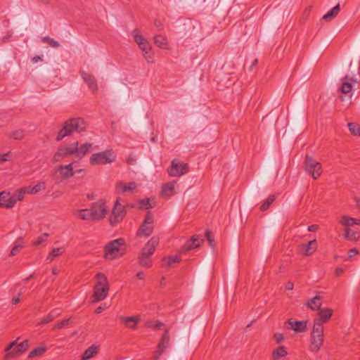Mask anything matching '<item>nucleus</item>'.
<instances>
[{
    "instance_id": "27",
    "label": "nucleus",
    "mask_w": 360,
    "mask_h": 360,
    "mask_svg": "<svg viewBox=\"0 0 360 360\" xmlns=\"http://www.w3.org/2000/svg\"><path fill=\"white\" fill-rule=\"evenodd\" d=\"M47 350V347L45 345H41L39 347L34 348L28 354L29 359L34 357H39L42 356Z\"/></svg>"
},
{
    "instance_id": "54",
    "label": "nucleus",
    "mask_w": 360,
    "mask_h": 360,
    "mask_svg": "<svg viewBox=\"0 0 360 360\" xmlns=\"http://www.w3.org/2000/svg\"><path fill=\"white\" fill-rule=\"evenodd\" d=\"M146 40V39L142 35L138 34L134 35V41L138 45H139L141 42H143Z\"/></svg>"
},
{
    "instance_id": "22",
    "label": "nucleus",
    "mask_w": 360,
    "mask_h": 360,
    "mask_svg": "<svg viewBox=\"0 0 360 360\" xmlns=\"http://www.w3.org/2000/svg\"><path fill=\"white\" fill-rule=\"evenodd\" d=\"M120 320L122 323H124L126 327L130 329H136L138 323L141 320L140 316H120Z\"/></svg>"
},
{
    "instance_id": "52",
    "label": "nucleus",
    "mask_w": 360,
    "mask_h": 360,
    "mask_svg": "<svg viewBox=\"0 0 360 360\" xmlns=\"http://www.w3.org/2000/svg\"><path fill=\"white\" fill-rule=\"evenodd\" d=\"M53 319L51 316V314L49 313L46 316L42 318L41 321L39 323V324H46L51 321H52Z\"/></svg>"
},
{
    "instance_id": "34",
    "label": "nucleus",
    "mask_w": 360,
    "mask_h": 360,
    "mask_svg": "<svg viewBox=\"0 0 360 360\" xmlns=\"http://www.w3.org/2000/svg\"><path fill=\"white\" fill-rule=\"evenodd\" d=\"M79 217L83 220L94 221L92 214V210L90 209H84L79 211Z\"/></svg>"
},
{
    "instance_id": "3",
    "label": "nucleus",
    "mask_w": 360,
    "mask_h": 360,
    "mask_svg": "<svg viewBox=\"0 0 360 360\" xmlns=\"http://www.w3.org/2000/svg\"><path fill=\"white\" fill-rule=\"evenodd\" d=\"M323 330V326H321L320 323L314 324L310 334L309 349L311 352L316 353L323 346L324 342Z\"/></svg>"
},
{
    "instance_id": "41",
    "label": "nucleus",
    "mask_w": 360,
    "mask_h": 360,
    "mask_svg": "<svg viewBox=\"0 0 360 360\" xmlns=\"http://www.w3.org/2000/svg\"><path fill=\"white\" fill-rule=\"evenodd\" d=\"M20 241L22 242V238H18V240H16V243L18 244H16L11 249V253H10L11 256H15V255H18L20 252V251L22 249L23 245L22 244H20V243H18Z\"/></svg>"
},
{
    "instance_id": "50",
    "label": "nucleus",
    "mask_w": 360,
    "mask_h": 360,
    "mask_svg": "<svg viewBox=\"0 0 360 360\" xmlns=\"http://www.w3.org/2000/svg\"><path fill=\"white\" fill-rule=\"evenodd\" d=\"M139 46L143 52L152 49L150 44L147 40L144 41L143 42H141Z\"/></svg>"
},
{
    "instance_id": "16",
    "label": "nucleus",
    "mask_w": 360,
    "mask_h": 360,
    "mask_svg": "<svg viewBox=\"0 0 360 360\" xmlns=\"http://www.w3.org/2000/svg\"><path fill=\"white\" fill-rule=\"evenodd\" d=\"M307 323L308 321H295L293 319H289L285 323V325L288 328H290L293 330L295 333H303L305 332L307 329Z\"/></svg>"
},
{
    "instance_id": "13",
    "label": "nucleus",
    "mask_w": 360,
    "mask_h": 360,
    "mask_svg": "<svg viewBox=\"0 0 360 360\" xmlns=\"http://www.w3.org/2000/svg\"><path fill=\"white\" fill-rule=\"evenodd\" d=\"M203 242L204 239L202 238L199 235L195 234L180 248L179 253L186 254L193 249L199 248Z\"/></svg>"
},
{
    "instance_id": "60",
    "label": "nucleus",
    "mask_w": 360,
    "mask_h": 360,
    "mask_svg": "<svg viewBox=\"0 0 360 360\" xmlns=\"http://www.w3.org/2000/svg\"><path fill=\"white\" fill-rule=\"evenodd\" d=\"M172 262H174V263H179L181 261V258L179 255H172Z\"/></svg>"
},
{
    "instance_id": "6",
    "label": "nucleus",
    "mask_w": 360,
    "mask_h": 360,
    "mask_svg": "<svg viewBox=\"0 0 360 360\" xmlns=\"http://www.w3.org/2000/svg\"><path fill=\"white\" fill-rule=\"evenodd\" d=\"M19 338L11 342L4 349L6 352V358H15L23 354L29 347V341L25 340L17 344Z\"/></svg>"
},
{
    "instance_id": "33",
    "label": "nucleus",
    "mask_w": 360,
    "mask_h": 360,
    "mask_svg": "<svg viewBox=\"0 0 360 360\" xmlns=\"http://www.w3.org/2000/svg\"><path fill=\"white\" fill-rule=\"evenodd\" d=\"M340 4H338L335 6H334L332 9H330L327 13H326L323 19L326 20H330L334 18L340 12Z\"/></svg>"
},
{
    "instance_id": "56",
    "label": "nucleus",
    "mask_w": 360,
    "mask_h": 360,
    "mask_svg": "<svg viewBox=\"0 0 360 360\" xmlns=\"http://www.w3.org/2000/svg\"><path fill=\"white\" fill-rule=\"evenodd\" d=\"M154 25L155 26L157 27V29L159 30V31H161L163 30L164 28V25L162 24V22H161V20H158V19H156L154 22Z\"/></svg>"
},
{
    "instance_id": "59",
    "label": "nucleus",
    "mask_w": 360,
    "mask_h": 360,
    "mask_svg": "<svg viewBox=\"0 0 360 360\" xmlns=\"http://www.w3.org/2000/svg\"><path fill=\"white\" fill-rule=\"evenodd\" d=\"M318 229H319V226L316 224H313V225L308 226V231L310 232H314V231H317Z\"/></svg>"
},
{
    "instance_id": "23",
    "label": "nucleus",
    "mask_w": 360,
    "mask_h": 360,
    "mask_svg": "<svg viewBox=\"0 0 360 360\" xmlns=\"http://www.w3.org/2000/svg\"><path fill=\"white\" fill-rule=\"evenodd\" d=\"M323 297L320 295H316L315 297L307 300L306 306L307 308L312 311H317L321 309L322 305Z\"/></svg>"
},
{
    "instance_id": "51",
    "label": "nucleus",
    "mask_w": 360,
    "mask_h": 360,
    "mask_svg": "<svg viewBox=\"0 0 360 360\" xmlns=\"http://www.w3.org/2000/svg\"><path fill=\"white\" fill-rule=\"evenodd\" d=\"M274 338L278 344L281 343L284 340L283 334L281 333H276L274 335Z\"/></svg>"
},
{
    "instance_id": "24",
    "label": "nucleus",
    "mask_w": 360,
    "mask_h": 360,
    "mask_svg": "<svg viewBox=\"0 0 360 360\" xmlns=\"http://www.w3.org/2000/svg\"><path fill=\"white\" fill-rule=\"evenodd\" d=\"M354 81L353 78H349L348 75H346L342 79V85L340 88V91L345 95H347L352 92V84L349 82Z\"/></svg>"
},
{
    "instance_id": "19",
    "label": "nucleus",
    "mask_w": 360,
    "mask_h": 360,
    "mask_svg": "<svg viewBox=\"0 0 360 360\" xmlns=\"http://www.w3.org/2000/svg\"><path fill=\"white\" fill-rule=\"evenodd\" d=\"M16 199L10 196L8 193L5 191L0 193V207L12 208L16 203Z\"/></svg>"
},
{
    "instance_id": "46",
    "label": "nucleus",
    "mask_w": 360,
    "mask_h": 360,
    "mask_svg": "<svg viewBox=\"0 0 360 360\" xmlns=\"http://www.w3.org/2000/svg\"><path fill=\"white\" fill-rule=\"evenodd\" d=\"M71 322L70 319H64L62 321L58 322L53 327V329H61L65 326L69 325Z\"/></svg>"
},
{
    "instance_id": "43",
    "label": "nucleus",
    "mask_w": 360,
    "mask_h": 360,
    "mask_svg": "<svg viewBox=\"0 0 360 360\" xmlns=\"http://www.w3.org/2000/svg\"><path fill=\"white\" fill-rule=\"evenodd\" d=\"M63 252V248H53L47 259H49L50 261H53L55 257L61 255Z\"/></svg>"
},
{
    "instance_id": "11",
    "label": "nucleus",
    "mask_w": 360,
    "mask_h": 360,
    "mask_svg": "<svg viewBox=\"0 0 360 360\" xmlns=\"http://www.w3.org/2000/svg\"><path fill=\"white\" fill-rule=\"evenodd\" d=\"M188 170L189 166L188 163H184L176 159H174L167 172L171 176H181L188 172Z\"/></svg>"
},
{
    "instance_id": "28",
    "label": "nucleus",
    "mask_w": 360,
    "mask_h": 360,
    "mask_svg": "<svg viewBox=\"0 0 360 360\" xmlns=\"http://www.w3.org/2000/svg\"><path fill=\"white\" fill-rule=\"evenodd\" d=\"M98 352V347L92 345L88 349H86L83 354L82 355V360H88L92 358Z\"/></svg>"
},
{
    "instance_id": "64",
    "label": "nucleus",
    "mask_w": 360,
    "mask_h": 360,
    "mask_svg": "<svg viewBox=\"0 0 360 360\" xmlns=\"http://www.w3.org/2000/svg\"><path fill=\"white\" fill-rule=\"evenodd\" d=\"M11 302L13 304H17L18 303H19L20 302V295L16 297H13L11 300Z\"/></svg>"
},
{
    "instance_id": "38",
    "label": "nucleus",
    "mask_w": 360,
    "mask_h": 360,
    "mask_svg": "<svg viewBox=\"0 0 360 360\" xmlns=\"http://www.w3.org/2000/svg\"><path fill=\"white\" fill-rule=\"evenodd\" d=\"M347 126L352 135L360 136V127L358 124L355 122H349Z\"/></svg>"
},
{
    "instance_id": "49",
    "label": "nucleus",
    "mask_w": 360,
    "mask_h": 360,
    "mask_svg": "<svg viewBox=\"0 0 360 360\" xmlns=\"http://www.w3.org/2000/svg\"><path fill=\"white\" fill-rule=\"evenodd\" d=\"M65 170H67L69 172H73V164L70 163L69 165H60L58 167V172H62V171H65Z\"/></svg>"
},
{
    "instance_id": "29",
    "label": "nucleus",
    "mask_w": 360,
    "mask_h": 360,
    "mask_svg": "<svg viewBox=\"0 0 360 360\" xmlns=\"http://www.w3.org/2000/svg\"><path fill=\"white\" fill-rule=\"evenodd\" d=\"M340 224L345 226H352L354 224H360V220L348 216H342L340 220Z\"/></svg>"
},
{
    "instance_id": "8",
    "label": "nucleus",
    "mask_w": 360,
    "mask_h": 360,
    "mask_svg": "<svg viewBox=\"0 0 360 360\" xmlns=\"http://www.w3.org/2000/svg\"><path fill=\"white\" fill-rule=\"evenodd\" d=\"M154 218L150 211H148L143 221L136 232L139 237H148L153 231Z\"/></svg>"
},
{
    "instance_id": "55",
    "label": "nucleus",
    "mask_w": 360,
    "mask_h": 360,
    "mask_svg": "<svg viewBox=\"0 0 360 360\" xmlns=\"http://www.w3.org/2000/svg\"><path fill=\"white\" fill-rule=\"evenodd\" d=\"M64 179H69L74 175V172H69L67 170L59 172Z\"/></svg>"
},
{
    "instance_id": "30",
    "label": "nucleus",
    "mask_w": 360,
    "mask_h": 360,
    "mask_svg": "<svg viewBox=\"0 0 360 360\" xmlns=\"http://www.w3.org/2000/svg\"><path fill=\"white\" fill-rule=\"evenodd\" d=\"M288 355V352L284 346H280L272 352V359L278 360L281 358L285 357Z\"/></svg>"
},
{
    "instance_id": "25",
    "label": "nucleus",
    "mask_w": 360,
    "mask_h": 360,
    "mask_svg": "<svg viewBox=\"0 0 360 360\" xmlns=\"http://www.w3.org/2000/svg\"><path fill=\"white\" fill-rule=\"evenodd\" d=\"M136 187L135 182L129 183L128 186L122 181H118L116 184V190L118 192L125 193L127 191H133Z\"/></svg>"
},
{
    "instance_id": "57",
    "label": "nucleus",
    "mask_w": 360,
    "mask_h": 360,
    "mask_svg": "<svg viewBox=\"0 0 360 360\" xmlns=\"http://www.w3.org/2000/svg\"><path fill=\"white\" fill-rule=\"evenodd\" d=\"M359 253L358 250L356 248H352L348 252V257H352L356 255Z\"/></svg>"
},
{
    "instance_id": "2",
    "label": "nucleus",
    "mask_w": 360,
    "mask_h": 360,
    "mask_svg": "<svg viewBox=\"0 0 360 360\" xmlns=\"http://www.w3.org/2000/svg\"><path fill=\"white\" fill-rule=\"evenodd\" d=\"M160 242L159 237H152L142 248L138 257L139 264L143 267L149 268L152 266L150 256L154 253Z\"/></svg>"
},
{
    "instance_id": "40",
    "label": "nucleus",
    "mask_w": 360,
    "mask_h": 360,
    "mask_svg": "<svg viewBox=\"0 0 360 360\" xmlns=\"http://www.w3.org/2000/svg\"><path fill=\"white\" fill-rule=\"evenodd\" d=\"M41 41L44 43H46L49 45H50L51 46L54 47V48H58V47L60 46V44H59L58 41L54 40L53 38H51V37H50L49 36L44 37L41 39Z\"/></svg>"
},
{
    "instance_id": "31",
    "label": "nucleus",
    "mask_w": 360,
    "mask_h": 360,
    "mask_svg": "<svg viewBox=\"0 0 360 360\" xmlns=\"http://www.w3.org/2000/svg\"><path fill=\"white\" fill-rule=\"evenodd\" d=\"M345 238L348 240L355 241L360 238V233L349 228H346L345 230Z\"/></svg>"
},
{
    "instance_id": "10",
    "label": "nucleus",
    "mask_w": 360,
    "mask_h": 360,
    "mask_svg": "<svg viewBox=\"0 0 360 360\" xmlns=\"http://www.w3.org/2000/svg\"><path fill=\"white\" fill-rule=\"evenodd\" d=\"M125 245L124 238H118L109 242L105 246L104 257L107 259L112 260L115 258L114 254L119 252L121 246Z\"/></svg>"
},
{
    "instance_id": "32",
    "label": "nucleus",
    "mask_w": 360,
    "mask_h": 360,
    "mask_svg": "<svg viewBox=\"0 0 360 360\" xmlns=\"http://www.w3.org/2000/svg\"><path fill=\"white\" fill-rule=\"evenodd\" d=\"M155 44L161 49H167V39L165 37L158 34L154 37Z\"/></svg>"
},
{
    "instance_id": "62",
    "label": "nucleus",
    "mask_w": 360,
    "mask_h": 360,
    "mask_svg": "<svg viewBox=\"0 0 360 360\" xmlns=\"http://www.w3.org/2000/svg\"><path fill=\"white\" fill-rule=\"evenodd\" d=\"M293 287H294V285L292 282H288L286 285H285V288L287 290H292L293 289Z\"/></svg>"
},
{
    "instance_id": "48",
    "label": "nucleus",
    "mask_w": 360,
    "mask_h": 360,
    "mask_svg": "<svg viewBox=\"0 0 360 360\" xmlns=\"http://www.w3.org/2000/svg\"><path fill=\"white\" fill-rule=\"evenodd\" d=\"M162 266L164 267H169L172 266V264H174V262H172V256H167L162 258Z\"/></svg>"
},
{
    "instance_id": "20",
    "label": "nucleus",
    "mask_w": 360,
    "mask_h": 360,
    "mask_svg": "<svg viewBox=\"0 0 360 360\" xmlns=\"http://www.w3.org/2000/svg\"><path fill=\"white\" fill-rule=\"evenodd\" d=\"M81 76L84 79V82L88 85L89 88L93 91L94 94L96 93L98 91V85L96 79L94 76L90 74L85 72L84 71H81Z\"/></svg>"
},
{
    "instance_id": "21",
    "label": "nucleus",
    "mask_w": 360,
    "mask_h": 360,
    "mask_svg": "<svg viewBox=\"0 0 360 360\" xmlns=\"http://www.w3.org/2000/svg\"><path fill=\"white\" fill-rule=\"evenodd\" d=\"M92 148V143H86L79 146V143L75 142V156L82 159Z\"/></svg>"
},
{
    "instance_id": "17",
    "label": "nucleus",
    "mask_w": 360,
    "mask_h": 360,
    "mask_svg": "<svg viewBox=\"0 0 360 360\" xmlns=\"http://www.w3.org/2000/svg\"><path fill=\"white\" fill-rule=\"evenodd\" d=\"M318 247L316 240H312L307 243H302L298 246L297 251L305 256H311L316 250Z\"/></svg>"
},
{
    "instance_id": "61",
    "label": "nucleus",
    "mask_w": 360,
    "mask_h": 360,
    "mask_svg": "<svg viewBox=\"0 0 360 360\" xmlns=\"http://www.w3.org/2000/svg\"><path fill=\"white\" fill-rule=\"evenodd\" d=\"M42 60V58L41 56H34L33 58H32V61L34 63H38L39 61H41Z\"/></svg>"
},
{
    "instance_id": "42",
    "label": "nucleus",
    "mask_w": 360,
    "mask_h": 360,
    "mask_svg": "<svg viewBox=\"0 0 360 360\" xmlns=\"http://www.w3.org/2000/svg\"><path fill=\"white\" fill-rule=\"evenodd\" d=\"M139 207L141 210H148L150 208H152L153 206L150 203V199L146 198L139 200Z\"/></svg>"
},
{
    "instance_id": "7",
    "label": "nucleus",
    "mask_w": 360,
    "mask_h": 360,
    "mask_svg": "<svg viewBox=\"0 0 360 360\" xmlns=\"http://www.w3.org/2000/svg\"><path fill=\"white\" fill-rule=\"evenodd\" d=\"M304 170L314 179H317L322 174V165L314 158L307 154L304 159Z\"/></svg>"
},
{
    "instance_id": "58",
    "label": "nucleus",
    "mask_w": 360,
    "mask_h": 360,
    "mask_svg": "<svg viewBox=\"0 0 360 360\" xmlns=\"http://www.w3.org/2000/svg\"><path fill=\"white\" fill-rule=\"evenodd\" d=\"M344 272V270L342 268L337 267L335 271V276L339 277Z\"/></svg>"
},
{
    "instance_id": "4",
    "label": "nucleus",
    "mask_w": 360,
    "mask_h": 360,
    "mask_svg": "<svg viewBox=\"0 0 360 360\" xmlns=\"http://www.w3.org/2000/svg\"><path fill=\"white\" fill-rule=\"evenodd\" d=\"M117 160V155L112 149H108L94 153L89 158L91 165H103L111 164Z\"/></svg>"
},
{
    "instance_id": "18",
    "label": "nucleus",
    "mask_w": 360,
    "mask_h": 360,
    "mask_svg": "<svg viewBox=\"0 0 360 360\" xmlns=\"http://www.w3.org/2000/svg\"><path fill=\"white\" fill-rule=\"evenodd\" d=\"M316 317L314 319V324L320 323L323 326V323H327L333 315V311L330 308H323L319 310Z\"/></svg>"
},
{
    "instance_id": "26",
    "label": "nucleus",
    "mask_w": 360,
    "mask_h": 360,
    "mask_svg": "<svg viewBox=\"0 0 360 360\" xmlns=\"http://www.w3.org/2000/svg\"><path fill=\"white\" fill-rule=\"evenodd\" d=\"M175 181H172L165 184L161 190V196H171L174 194Z\"/></svg>"
},
{
    "instance_id": "63",
    "label": "nucleus",
    "mask_w": 360,
    "mask_h": 360,
    "mask_svg": "<svg viewBox=\"0 0 360 360\" xmlns=\"http://www.w3.org/2000/svg\"><path fill=\"white\" fill-rule=\"evenodd\" d=\"M163 326V323L160 321H157L154 325V328L156 329H160V328Z\"/></svg>"
},
{
    "instance_id": "39",
    "label": "nucleus",
    "mask_w": 360,
    "mask_h": 360,
    "mask_svg": "<svg viewBox=\"0 0 360 360\" xmlns=\"http://www.w3.org/2000/svg\"><path fill=\"white\" fill-rule=\"evenodd\" d=\"M205 237L206 238L207 240L208 241L209 245L212 248H214L216 246V243H215L214 233L212 231H210V230H206Z\"/></svg>"
},
{
    "instance_id": "1",
    "label": "nucleus",
    "mask_w": 360,
    "mask_h": 360,
    "mask_svg": "<svg viewBox=\"0 0 360 360\" xmlns=\"http://www.w3.org/2000/svg\"><path fill=\"white\" fill-rule=\"evenodd\" d=\"M86 129V123L82 117L70 118L65 121L62 124L61 129L58 131L56 138L60 141L65 137L70 136L74 131L82 132Z\"/></svg>"
},
{
    "instance_id": "35",
    "label": "nucleus",
    "mask_w": 360,
    "mask_h": 360,
    "mask_svg": "<svg viewBox=\"0 0 360 360\" xmlns=\"http://www.w3.org/2000/svg\"><path fill=\"white\" fill-rule=\"evenodd\" d=\"M25 136V131L22 129H18L15 131H13L8 135L10 139H13L15 140L20 141Z\"/></svg>"
},
{
    "instance_id": "45",
    "label": "nucleus",
    "mask_w": 360,
    "mask_h": 360,
    "mask_svg": "<svg viewBox=\"0 0 360 360\" xmlns=\"http://www.w3.org/2000/svg\"><path fill=\"white\" fill-rule=\"evenodd\" d=\"M143 57L148 63L154 62V53L152 52L151 49L143 51Z\"/></svg>"
},
{
    "instance_id": "12",
    "label": "nucleus",
    "mask_w": 360,
    "mask_h": 360,
    "mask_svg": "<svg viewBox=\"0 0 360 360\" xmlns=\"http://www.w3.org/2000/svg\"><path fill=\"white\" fill-rule=\"evenodd\" d=\"M169 340H170V338H169V329L167 328L165 330V332L160 339V341L157 346L156 350L153 352V355L151 358L152 360H158L160 356L165 352V349L168 347Z\"/></svg>"
},
{
    "instance_id": "14",
    "label": "nucleus",
    "mask_w": 360,
    "mask_h": 360,
    "mask_svg": "<svg viewBox=\"0 0 360 360\" xmlns=\"http://www.w3.org/2000/svg\"><path fill=\"white\" fill-rule=\"evenodd\" d=\"M75 142L71 144L60 146L58 148L57 152L54 154L53 161L60 162L65 157H68L72 155H75Z\"/></svg>"
},
{
    "instance_id": "44",
    "label": "nucleus",
    "mask_w": 360,
    "mask_h": 360,
    "mask_svg": "<svg viewBox=\"0 0 360 360\" xmlns=\"http://www.w3.org/2000/svg\"><path fill=\"white\" fill-rule=\"evenodd\" d=\"M48 236L49 234L46 233L41 234L35 240L32 242V245L34 246L41 245L47 240Z\"/></svg>"
},
{
    "instance_id": "37",
    "label": "nucleus",
    "mask_w": 360,
    "mask_h": 360,
    "mask_svg": "<svg viewBox=\"0 0 360 360\" xmlns=\"http://www.w3.org/2000/svg\"><path fill=\"white\" fill-rule=\"evenodd\" d=\"M46 188V184L44 181L39 182L32 188H30L29 191L31 194H37Z\"/></svg>"
},
{
    "instance_id": "15",
    "label": "nucleus",
    "mask_w": 360,
    "mask_h": 360,
    "mask_svg": "<svg viewBox=\"0 0 360 360\" xmlns=\"http://www.w3.org/2000/svg\"><path fill=\"white\" fill-rule=\"evenodd\" d=\"M94 220L98 221L103 219L107 213V206L103 200L94 202L91 207Z\"/></svg>"
},
{
    "instance_id": "47",
    "label": "nucleus",
    "mask_w": 360,
    "mask_h": 360,
    "mask_svg": "<svg viewBox=\"0 0 360 360\" xmlns=\"http://www.w3.org/2000/svg\"><path fill=\"white\" fill-rule=\"evenodd\" d=\"M29 189L30 187L21 188L18 192L17 200H22L25 193H30Z\"/></svg>"
},
{
    "instance_id": "36",
    "label": "nucleus",
    "mask_w": 360,
    "mask_h": 360,
    "mask_svg": "<svg viewBox=\"0 0 360 360\" xmlns=\"http://www.w3.org/2000/svg\"><path fill=\"white\" fill-rule=\"evenodd\" d=\"M276 200V195L274 194L270 195L268 198L263 202V204L260 207L261 211H266L269 209V206L274 202Z\"/></svg>"
},
{
    "instance_id": "53",
    "label": "nucleus",
    "mask_w": 360,
    "mask_h": 360,
    "mask_svg": "<svg viewBox=\"0 0 360 360\" xmlns=\"http://www.w3.org/2000/svg\"><path fill=\"white\" fill-rule=\"evenodd\" d=\"M61 311H62L61 309L56 308V309H53V310H51L49 312V314H51L52 318L54 319L61 314Z\"/></svg>"
},
{
    "instance_id": "5",
    "label": "nucleus",
    "mask_w": 360,
    "mask_h": 360,
    "mask_svg": "<svg viewBox=\"0 0 360 360\" xmlns=\"http://www.w3.org/2000/svg\"><path fill=\"white\" fill-rule=\"evenodd\" d=\"M97 282L94 290V302L103 300L109 291V285L107 277L102 273L96 274Z\"/></svg>"
},
{
    "instance_id": "9",
    "label": "nucleus",
    "mask_w": 360,
    "mask_h": 360,
    "mask_svg": "<svg viewBox=\"0 0 360 360\" xmlns=\"http://www.w3.org/2000/svg\"><path fill=\"white\" fill-rule=\"evenodd\" d=\"M120 197L116 199L112 210V215L109 219L110 224L112 226L122 221L126 214L124 207L122 205L120 204Z\"/></svg>"
}]
</instances>
